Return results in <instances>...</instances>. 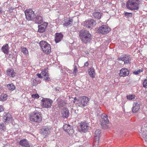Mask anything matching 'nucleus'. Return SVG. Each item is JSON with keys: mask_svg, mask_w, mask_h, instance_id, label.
<instances>
[{"mask_svg": "<svg viewBox=\"0 0 147 147\" xmlns=\"http://www.w3.org/2000/svg\"><path fill=\"white\" fill-rule=\"evenodd\" d=\"M79 35L81 41L84 44L90 43L92 39V34L87 30H82L80 31Z\"/></svg>", "mask_w": 147, "mask_h": 147, "instance_id": "f257e3e1", "label": "nucleus"}, {"mask_svg": "<svg viewBox=\"0 0 147 147\" xmlns=\"http://www.w3.org/2000/svg\"><path fill=\"white\" fill-rule=\"evenodd\" d=\"M30 119L31 121L39 123L41 122L42 119V115L41 113L38 111H35L31 113Z\"/></svg>", "mask_w": 147, "mask_h": 147, "instance_id": "f03ea898", "label": "nucleus"}, {"mask_svg": "<svg viewBox=\"0 0 147 147\" xmlns=\"http://www.w3.org/2000/svg\"><path fill=\"white\" fill-rule=\"evenodd\" d=\"M39 45L44 53L47 54H49L51 52V45L46 41H40L39 43Z\"/></svg>", "mask_w": 147, "mask_h": 147, "instance_id": "7ed1b4c3", "label": "nucleus"}, {"mask_svg": "<svg viewBox=\"0 0 147 147\" xmlns=\"http://www.w3.org/2000/svg\"><path fill=\"white\" fill-rule=\"evenodd\" d=\"M89 100V98L86 96L80 97L77 100V104L80 107H84L88 105Z\"/></svg>", "mask_w": 147, "mask_h": 147, "instance_id": "20e7f679", "label": "nucleus"}, {"mask_svg": "<svg viewBox=\"0 0 147 147\" xmlns=\"http://www.w3.org/2000/svg\"><path fill=\"white\" fill-rule=\"evenodd\" d=\"M53 128L51 126H44L40 129V133L42 135L47 137L50 134Z\"/></svg>", "mask_w": 147, "mask_h": 147, "instance_id": "39448f33", "label": "nucleus"}, {"mask_svg": "<svg viewBox=\"0 0 147 147\" xmlns=\"http://www.w3.org/2000/svg\"><path fill=\"white\" fill-rule=\"evenodd\" d=\"M126 7L127 9L131 10H138L139 8V4L133 0H129L127 1Z\"/></svg>", "mask_w": 147, "mask_h": 147, "instance_id": "423d86ee", "label": "nucleus"}, {"mask_svg": "<svg viewBox=\"0 0 147 147\" xmlns=\"http://www.w3.org/2000/svg\"><path fill=\"white\" fill-rule=\"evenodd\" d=\"M26 18L28 21H32L36 17L34 11L31 9L26 10L25 11Z\"/></svg>", "mask_w": 147, "mask_h": 147, "instance_id": "0eeeda50", "label": "nucleus"}, {"mask_svg": "<svg viewBox=\"0 0 147 147\" xmlns=\"http://www.w3.org/2000/svg\"><path fill=\"white\" fill-rule=\"evenodd\" d=\"M41 101L42 106L46 108L51 107L53 102V101L51 99L48 98H43Z\"/></svg>", "mask_w": 147, "mask_h": 147, "instance_id": "6e6552de", "label": "nucleus"}, {"mask_svg": "<svg viewBox=\"0 0 147 147\" xmlns=\"http://www.w3.org/2000/svg\"><path fill=\"white\" fill-rule=\"evenodd\" d=\"M111 30V29L107 26L103 25L99 27L98 30V33L102 34H105L108 33Z\"/></svg>", "mask_w": 147, "mask_h": 147, "instance_id": "1a4fd4ad", "label": "nucleus"}, {"mask_svg": "<svg viewBox=\"0 0 147 147\" xmlns=\"http://www.w3.org/2000/svg\"><path fill=\"white\" fill-rule=\"evenodd\" d=\"M12 119V116L9 113H5L3 114V120L5 124L11 122Z\"/></svg>", "mask_w": 147, "mask_h": 147, "instance_id": "9d476101", "label": "nucleus"}, {"mask_svg": "<svg viewBox=\"0 0 147 147\" xmlns=\"http://www.w3.org/2000/svg\"><path fill=\"white\" fill-rule=\"evenodd\" d=\"M96 24V21L92 19H89L84 22L85 26L89 28H92Z\"/></svg>", "mask_w": 147, "mask_h": 147, "instance_id": "9b49d317", "label": "nucleus"}, {"mask_svg": "<svg viewBox=\"0 0 147 147\" xmlns=\"http://www.w3.org/2000/svg\"><path fill=\"white\" fill-rule=\"evenodd\" d=\"M131 60V58L130 56L127 55L121 56L117 59V60L118 61H123L124 64L130 63Z\"/></svg>", "mask_w": 147, "mask_h": 147, "instance_id": "f8f14e48", "label": "nucleus"}, {"mask_svg": "<svg viewBox=\"0 0 147 147\" xmlns=\"http://www.w3.org/2000/svg\"><path fill=\"white\" fill-rule=\"evenodd\" d=\"M36 75L40 78H42V76H41L42 75L46 81H49L50 79L49 77V73H47L44 71H42L40 74H37Z\"/></svg>", "mask_w": 147, "mask_h": 147, "instance_id": "ddd939ff", "label": "nucleus"}, {"mask_svg": "<svg viewBox=\"0 0 147 147\" xmlns=\"http://www.w3.org/2000/svg\"><path fill=\"white\" fill-rule=\"evenodd\" d=\"M102 118L100 120L101 125L102 126H104L109 123V121L108 119L107 116L106 115H102Z\"/></svg>", "mask_w": 147, "mask_h": 147, "instance_id": "4468645a", "label": "nucleus"}, {"mask_svg": "<svg viewBox=\"0 0 147 147\" xmlns=\"http://www.w3.org/2000/svg\"><path fill=\"white\" fill-rule=\"evenodd\" d=\"M19 144L20 145L25 147H33L32 145L29 144V142L26 139L21 140Z\"/></svg>", "mask_w": 147, "mask_h": 147, "instance_id": "2eb2a0df", "label": "nucleus"}, {"mask_svg": "<svg viewBox=\"0 0 147 147\" xmlns=\"http://www.w3.org/2000/svg\"><path fill=\"white\" fill-rule=\"evenodd\" d=\"M47 25L48 23L46 22H44L43 24L38 25V32L40 33L44 32Z\"/></svg>", "mask_w": 147, "mask_h": 147, "instance_id": "dca6fc26", "label": "nucleus"}, {"mask_svg": "<svg viewBox=\"0 0 147 147\" xmlns=\"http://www.w3.org/2000/svg\"><path fill=\"white\" fill-rule=\"evenodd\" d=\"M87 123L86 122L81 123L80 126L83 132H86L87 131L89 127Z\"/></svg>", "mask_w": 147, "mask_h": 147, "instance_id": "f3484780", "label": "nucleus"}, {"mask_svg": "<svg viewBox=\"0 0 147 147\" xmlns=\"http://www.w3.org/2000/svg\"><path fill=\"white\" fill-rule=\"evenodd\" d=\"M129 73V71L127 68H122L120 70L119 75L120 77H125L127 76Z\"/></svg>", "mask_w": 147, "mask_h": 147, "instance_id": "a211bd4d", "label": "nucleus"}, {"mask_svg": "<svg viewBox=\"0 0 147 147\" xmlns=\"http://www.w3.org/2000/svg\"><path fill=\"white\" fill-rule=\"evenodd\" d=\"M63 129L64 131L69 134H71L73 132L72 126L68 124H66L64 125Z\"/></svg>", "mask_w": 147, "mask_h": 147, "instance_id": "6ab92c4d", "label": "nucleus"}, {"mask_svg": "<svg viewBox=\"0 0 147 147\" xmlns=\"http://www.w3.org/2000/svg\"><path fill=\"white\" fill-rule=\"evenodd\" d=\"M102 13L98 11H95L92 14L94 18L96 19L99 20L101 18Z\"/></svg>", "mask_w": 147, "mask_h": 147, "instance_id": "aec40b11", "label": "nucleus"}, {"mask_svg": "<svg viewBox=\"0 0 147 147\" xmlns=\"http://www.w3.org/2000/svg\"><path fill=\"white\" fill-rule=\"evenodd\" d=\"M140 105L137 102H134L133 107L132 108V110L133 113H136L140 109Z\"/></svg>", "mask_w": 147, "mask_h": 147, "instance_id": "412c9836", "label": "nucleus"}, {"mask_svg": "<svg viewBox=\"0 0 147 147\" xmlns=\"http://www.w3.org/2000/svg\"><path fill=\"white\" fill-rule=\"evenodd\" d=\"M63 36L61 33H57L56 34V36L55 39V41L56 43L60 42L62 39Z\"/></svg>", "mask_w": 147, "mask_h": 147, "instance_id": "4be33fe9", "label": "nucleus"}, {"mask_svg": "<svg viewBox=\"0 0 147 147\" xmlns=\"http://www.w3.org/2000/svg\"><path fill=\"white\" fill-rule=\"evenodd\" d=\"M62 117L64 118H67L69 116V113L68 109L65 108H64L62 112Z\"/></svg>", "mask_w": 147, "mask_h": 147, "instance_id": "5701e85b", "label": "nucleus"}, {"mask_svg": "<svg viewBox=\"0 0 147 147\" xmlns=\"http://www.w3.org/2000/svg\"><path fill=\"white\" fill-rule=\"evenodd\" d=\"M6 73L8 76L12 77H14L16 74L13 69H8L6 71Z\"/></svg>", "mask_w": 147, "mask_h": 147, "instance_id": "b1692460", "label": "nucleus"}, {"mask_svg": "<svg viewBox=\"0 0 147 147\" xmlns=\"http://www.w3.org/2000/svg\"><path fill=\"white\" fill-rule=\"evenodd\" d=\"M35 19V22L36 23L41 24L43 22L42 18L40 15L36 16Z\"/></svg>", "mask_w": 147, "mask_h": 147, "instance_id": "393cba45", "label": "nucleus"}, {"mask_svg": "<svg viewBox=\"0 0 147 147\" xmlns=\"http://www.w3.org/2000/svg\"><path fill=\"white\" fill-rule=\"evenodd\" d=\"M88 72L89 75L90 76L94 78H95V70L93 67H91L88 69Z\"/></svg>", "mask_w": 147, "mask_h": 147, "instance_id": "a878e982", "label": "nucleus"}, {"mask_svg": "<svg viewBox=\"0 0 147 147\" xmlns=\"http://www.w3.org/2000/svg\"><path fill=\"white\" fill-rule=\"evenodd\" d=\"M8 47V44L3 45L1 49L2 51L5 54H8L9 52Z\"/></svg>", "mask_w": 147, "mask_h": 147, "instance_id": "bb28decb", "label": "nucleus"}, {"mask_svg": "<svg viewBox=\"0 0 147 147\" xmlns=\"http://www.w3.org/2000/svg\"><path fill=\"white\" fill-rule=\"evenodd\" d=\"M73 21V20L72 18H69L67 20L65 21V23H64V25L66 26H68L70 24H71Z\"/></svg>", "mask_w": 147, "mask_h": 147, "instance_id": "cd10ccee", "label": "nucleus"}, {"mask_svg": "<svg viewBox=\"0 0 147 147\" xmlns=\"http://www.w3.org/2000/svg\"><path fill=\"white\" fill-rule=\"evenodd\" d=\"M65 103L62 100H60L58 102V106L59 108L61 109L62 107H63L65 106Z\"/></svg>", "mask_w": 147, "mask_h": 147, "instance_id": "c85d7f7f", "label": "nucleus"}, {"mask_svg": "<svg viewBox=\"0 0 147 147\" xmlns=\"http://www.w3.org/2000/svg\"><path fill=\"white\" fill-rule=\"evenodd\" d=\"M101 134L100 130L99 129L96 130L94 133V138L97 139L99 138Z\"/></svg>", "mask_w": 147, "mask_h": 147, "instance_id": "c756f323", "label": "nucleus"}, {"mask_svg": "<svg viewBox=\"0 0 147 147\" xmlns=\"http://www.w3.org/2000/svg\"><path fill=\"white\" fill-rule=\"evenodd\" d=\"M7 98V95L6 94H2L0 96V101H4Z\"/></svg>", "mask_w": 147, "mask_h": 147, "instance_id": "7c9ffc66", "label": "nucleus"}, {"mask_svg": "<svg viewBox=\"0 0 147 147\" xmlns=\"http://www.w3.org/2000/svg\"><path fill=\"white\" fill-rule=\"evenodd\" d=\"M7 87L9 90L11 91L14 90L16 88L15 86L12 84H7Z\"/></svg>", "mask_w": 147, "mask_h": 147, "instance_id": "2f4dec72", "label": "nucleus"}, {"mask_svg": "<svg viewBox=\"0 0 147 147\" xmlns=\"http://www.w3.org/2000/svg\"><path fill=\"white\" fill-rule=\"evenodd\" d=\"M99 138L97 139H95L93 141V147H98L99 145Z\"/></svg>", "mask_w": 147, "mask_h": 147, "instance_id": "473e14b6", "label": "nucleus"}, {"mask_svg": "<svg viewBox=\"0 0 147 147\" xmlns=\"http://www.w3.org/2000/svg\"><path fill=\"white\" fill-rule=\"evenodd\" d=\"M0 129L5 131L6 130V126H5L4 123L1 122L0 123Z\"/></svg>", "mask_w": 147, "mask_h": 147, "instance_id": "72a5a7b5", "label": "nucleus"}, {"mask_svg": "<svg viewBox=\"0 0 147 147\" xmlns=\"http://www.w3.org/2000/svg\"><path fill=\"white\" fill-rule=\"evenodd\" d=\"M135 97V95H134L131 94L127 95L126 96V98L127 99L129 100H131L133 99Z\"/></svg>", "mask_w": 147, "mask_h": 147, "instance_id": "f704fd0d", "label": "nucleus"}, {"mask_svg": "<svg viewBox=\"0 0 147 147\" xmlns=\"http://www.w3.org/2000/svg\"><path fill=\"white\" fill-rule=\"evenodd\" d=\"M124 15L127 18H131L132 17V14L131 13H128L124 12Z\"/></svg>", "mask_w": 147, "mask_h": 147, "instance_id": "c9c22d12", "label": "nucleus"}, {"mask_svg": "<svg viewBox=\"0 0 147 147\" xmlns=\"http://www.w3.org/2000/svg\"><path fill=\"white\" fill-rule=\"evenodd\" d=\"M143 87L145 88H147V80L146 79L143 82Z\"/></svg>", "mask_w": 147, "mask_h": 147, "instance_id": "e433bc0d", "label": "nucleus"}, {"mask_svg": "<svg viewBox=\"0 0 147 147\" xmlns=\"http://www.w3.org/2000/svg\"><path fill=\"white\" fill-rule=\"evenodd\" d=\"M22 53L25 54H26L28 52V51L26 48H22Z\"/></svg>", "mask_w": 147, "mask_h": 147, "instance_id": "4c0bfd02", "label": "nucleus"}, {"mask_svg": "<svg viewBox=\"0 0 147 147\" xmlns=\"http://www.w3.org/2000/svg\"><path fill=\"white\" fill-rule=\"evenodd\" d=\"M143 71V70L141 69H139L137 71H135L133 73L135 75H137L138 74L140 73L141 72Z\"/></svg>", "mask_w": 147, "mask_h": 147, "instance_id": "58836bf2", "label": "nucleus"}, {"mask_svg": "<svg viewBox=\"0 0 147 147\" xmlns=\"http://www.w3.org/2000/svg\"><path fill=\"white\" fill-rule=\"evenodd\" d=\"M32 96L33 98H38L39 97V96L37 94L32 95Z\"/></svg>", "mask_w": 147, "mask_h": 147, "instance_id": "ea45409f", "label": "nucleus"}, {"mask_svg": "<svg viewBox=\"0 0 147 147\" xmlns=\"http://www.w3.org/2000/svg\"><path fill=\"white\" fill-rule=\"evenodd\" d=\"M78 71L76 65L74 67V70L73 71V74H76Z\"/></svg>", "mask_w": 147, "mask_h": 147, "instance_id": "a19ab883", "label": "nucleus"}, {"mask_svg": "<svg viewBox=\"0 0 147 147\" xmlns=\"http://www.w3.org/2000/svg\"><path fill=\"white\" fill-rule=\"evenodd\" d=\"M143 135V137L144 138V137L145 138L147 137V135H146V134H147V131H144L142 133Z\"/></svg>", "mask_w": 147, "mask_h": 147, "instance_id": "79ce46f5", "label": "nucleus"}, {"mask_svg": "<svg viewBox=\"0 0 147 147\" xmlns=\"http://www.w3.org/2000/svg\"><path fill=\"white\" fill-rule=\"evenodd\" d=\"M14 9V8L10 7L9 8V11L10 13H12L13 12V10Z\"/></svg>", "mask_w": 147, "mask_h": 147, "instance_id": "37998d69", "label": "nucleus"}, {"mask_svg": "<svg viewBox=\"0 0 147 147\" xmlns=\"http://www.w3.org/2000/svg\"><path fill=\"white\" fill-rule=\"evenodd\" d=\"M4 111V108L3 106L0 105V113Z\"/></svg>", "mask_w": 147, "mask_h": 147, "instance_id": "c03bdc74", "label": "nucleus"}, {"mask_svg": "<svg viewBox=\"0 0 147 147\" xmlns=\"http://www.w3.org/2000/svg\"><path fill=\"white\" fill-rule=\"evenodd\" d=\"M94 105H95V107H96V108H98V104L97 102H94Z\"/></svg>", "mask_w": 147, "mask_h": 147, "instance_id": "a18cd8bd", "label": "nucleus"}, {"mask_svg": "<svg viewBox=\"0 0 147 147\" xmlns=\"http://www.w3.org/2000/svg\"><path fill=\"white\" fill-rule=\"evenodd\" d=\"M88 62H86L84 64V66L87 67L88 65Z\"/></svg>", "mask_w": 147, "mask_h": 147, "instance_id": "49530a36", "label": "nucleus"}, {"mask_svg": "<svg viewBox=\"0 0 147 147\" xmlns=\"http://www.w3.org/2000/svg\"><path fill=\"white\" fill-rule=\"evenodd\" d=\"M9 58H13V57L12 56V55L11 54H9V55L8 56Z\"/></svg>", "mask_w": 147, "mask_h": 147, "instance_id": "de8ad7c7", "label": "nucleus"}, {"mask_svg": "<svg viewBox=\"0 0 147 147\" xmlns=\"http://www.w3.org/2000/svg\"><path fill=\"white\" fill-rule=\"evenodd\" d=\"M2 9L1 7H0V14H1L2 13Z\"/></svg>", "mask_w": 147, "mask_h": 147, "instance_id": "09e8293b", "label": "nucleus"}, {"mask_svg": "<svg viewBox=\"0 0 147 147\" xmlns=\"http://www.w3.org/2000/svg\"><path fill=\"white\" fill-rule=\"evenodd\" d=\"M144 140L147 143V137H144Z\"/></svg>", "mask_w": 147, "mask_h": 147, "instance_id": "8fccbe9b", "label": "nucleus"}, {"mask_svg": "<svg viewBox=\"0 0 147 147\" xmlns=\"http://www.w3.org/2000/svg\"><path fill=\"white\" fill-rule=\"evenodd\" d=\"M45 71V72H47V73H48V71L47 70V69L46 68H45L44 69V70L42 71Z\"/></svg>", "mask_w": 147, "mask_h": 147, "instance_id": "3c124183", "label": "nucleus"}, {"mask_svg": "<svg viewBox=\"0 0 147 147\" xmlns=\"http://www.w3.org/2000/svg\"><path fill=\"white\" fill-rule=\"evenodd\" d=\"M133 1H134V2L136 3H137L139 1V0H133Z\"/></svg>", "mask_w": 147, "mask_h": 147, "instance_id": "603ef678", "label": "nucleus"}, {"mask_svg": "<svg viewBox=\"0 0 147 147\" xmlns=\"http://www.w3.org/2000/svg\"><path fill=\"white\" fill-rule=\"evenodd\" d=\"M55 90L56 91H57L59 90H58L57 88H55Z\"/></svg>", "mask_w": 147, "mask_h": 147, "instance_id": "864d4df0", "label": "nucleus"}, {"mask_svg": "<svg viewBox=\"0 0 147 147\" xmlns=\"http://www.w3.org/2000/svg\"><path fill=\"white\" fill-rule=\"evenodd\" d=\"M77 98L76 97H75L74 98V100L76 101L77 100Z\"/></svg>", "mask_w": 147, "mask_h": 147, "instance_id": "5fc2aeb1", "label": "nucleus"}, {"mask_svg": "<svg viewBox=\"0 0 147 147\" xmlns=\"http://www.w3.org/2000/svg\"><path fill=\"white\" fill-rule=\"evenodd\" d=\"M75 102H76V101L74 100V101H73V102L74 103H75Z\"/></svg>", "mask_w": 147, "mask_h": 147, "instance_id": "6e6d98bb", "label": "nucleus"}, {"mask_svg": "<svg viewBox=\"0 0 147 147\" xmlns=\"http://www.w3.org/2000/svg\"><path fill=\"white\" fill-rule=\"evenodd\" d=\"M38 126L39 127V126H40V125H36V126Z\"/></svg>", "mask_w": 147, "mask_h": 147, "instance_id": "4d7b16f0", "label": "nucleus"}]
</instances>
